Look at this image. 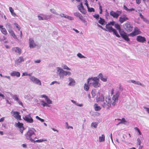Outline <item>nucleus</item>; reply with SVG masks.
Returning a JSON list of instances; mask_svg holds the SVG:
<instances>
[{"label":"nucleus","instance_id":"nucleus-1","mask_svg":"<svg viewBox=\"0 0 149 149\" xmlns=\"http://www.w3.org/2000/svg\"><path fill=\"white\" fill-rule=\"evenodd\" d=\"M97 101L99 104L107 109H109L112 104L111 99L109 96L106 97L104 100V96L102 95L97 99Z\"/></svg>","mask_w":149,"mask_h":149},{"label":"nucleus","instance_id":"nucleus-2","mask_svg":"<svg viewBox=\"0 0 149 149\" xmlns=\"http://www.w3.org/2000/svg\"><path fill=\"white\" fill-rule=\"evenodd\" d=\"M99 79L97 77H94L93 78H89L88 79V84L90 82V84H92L93 86L95 88H97L100 86V84L99 82Z\"/></svg>","mask_w":149,"mask_h":149},{"label":"nucleus","instance_id":"nucleus-3","mask_svg":"<svg viewBox=\"0 0 149 149\" xmlns=\"http://www.w3.org/2000/svg\"><path fill=\"white\" fill-rule=\"evenodd\" d=\"M105 27L107 30V31L110 32H113V34L118 38L120 37V36L119 35L117 31L115 29H113L110 25H109V24H106Z\"/></svg>","mask_w":149,"mask_h":149},{"label":"nucleus","instance_id":"nucleus-4","mask_svg":"<svg viewBox=\"0 0 149 149\" xmlns=\"http://www.w3.org/2000/svg\"><path fill=\"white\" fill-rule=\"evenodd\" d=\"M123 27L125 30L127 32H131L133 30V26L130 23L127 22L123 25Z\"/></svg>","mask_w":149,"mask_h":149},{"label":"nucleus","instance_id":"nucleus-5","mask_svg":"<svg viewBox=\"0 0 149 149\" xmlns=\"http://www.w3.org/2000/svg\"><path fill=\"white\" fill-rule=\"evenodd\" d=\"M35 135V134L33 131L31 130H30L26 134L25 136L27 139L30 140L33 142L34 140L32 139V138L33 137V136Z\"/></svg>","mask_w":149,"mask_h":149},{"label":"nucleus","instance_id":"nucleus-6","mask_svg":"<svg viewBox=\"0 0 149 149\" xmlns=\"http://www.w3.org/2000/svg\"><path fill=\"white\" fill-rule=\"evenodd\" d=\"M141 33V32L140 31L139 29L137 27H136L134 28L133 31L128 34V36L131 37H134L140 34Z\"/></svg>","mask_w":149,"mask_h":149},{"label":"nucleus","instance_id":"nucleus-7","mask_svg":"<svg viewBox=\"0 0 149 149\" xmlns=\"http://www.w3.org/2000/svg\"><path fill=\"white\" fill-rule=\"evenodd\" d=\"M122 13L121 11L117 10L116 12H115L113 10H111L110 13V14L113 18L117 19Z\"/></svg>","mask_w":149,"mask_h":149},{"label":"nucleus","instance_id":"nucleus-8","mask_svg":"<svg viewBox=\"0 0 149 149\" xmlns=\"http://www.w3.org/2000/svg\"><path fill=\"white\" fill-rule=\"evenodd\" d=\"M120 34L123 39L125 41L129 42L130 41V39L128 37V34L127 35L126 33L122 31V32H120Z\"/></svg>","mask_w":149,"mask_h":149},{"label":"nucleus","instance_id":"nucleus-9","mask_svg":"<svg viewBox=\"0 0 149 149\" xmlns=\"http://www.w3.org/2000/svg\"><path fill=\"white\" fill-rule=\"evenodd\" d=\"M119 94L118 92L116 93L115 95H113L111 100V104L113 106H114L116 104V102L117 101L119 97Z\"/></svg>","mask_w":149,"mask_h":149},{"label":"nucleus","instance_id":"nucleus-10","mask_svg":"<svg viewBox=\"0 0 149 149\" xmlns=\"http://www.w3.org/2000/svg\"><path fill=\"white\" fill-rule=\"evenodd\" d=\"M23 119L24 120L29 123H32L33 122V119L31 117L30 114L25 116L23 117Z\"/></svg>","mask_w":149,"mask_h":149},{"label":"nucleus","instance_id":"nucleus-11","mask_svg":"<svg viewBox=\"0 0 149 149\" xmlns=\"http://www.w3.org/2000/svg\"><path fill=\"white\" fill-rule=\"evenodd\" d=\"M78 8L80 12L83 14H85L86 13V10L84 8L82 2H81L80 4L78 6Z\"/></svg>","mask_w":149,"mask_h":149},{"label":"nucleus","instance_id":"nucleus-12","mask_svg":"<svg viewBox=\"0 0 149 149\" xmlns=\"http://www.w3.org/2000/svg\"><path fill=\"white\" fill-rule=\"evenodd\" d=\"M128 19L129 18L126 15H123L119 17V21L121 23H122L128 20Z\"/></svg>","mask_w":149,"mask_h":149},{"label":"nucleus","instance_id":"nucleus-13","mask_svg":"<svg viewBox=\"0 0 149 149\" xmlns=\"http://www.w3.org/2000/svg\"><path fill=\"white\" fill-rule=\"evenodd\" d=\"M30 79L32 82L34 83H35L36 84L40 85H41V81L37 78L33 77H30Z\"/></svg>","mask_w":149,"mask_h":149},{"label":"nucleus","instance_id":"nucleus-14","mask_svg":"<svg viewBox=\"0 0 149 149\" xmlns=\"http://www.w3.org/2000/svg\"><path fill=\"white\" fill-rule=\"evenodd\" d=\"M136 40L138 42L141 43H144L146 41V38L145 37L140 35L136 37Z\"/></svg>","mask_w":149,"mask_h":149},{"label":"nucleus","instance_id":"nucleus-15","mask_svg":"<svg viewBox=\"0 0 149 149\" xmlns=\"http://www.w3.org/2000/svg\"><path fill=\"white\" fill-rule=\"evenodd\" d=\"M16 126L19 128L20 132L22 134L23 132V131L25 129L23 127V123L18 122V123H16Z\"/></svg>","mask_w":149,"mask_h":149},{"label":"nucleus","instance_id":"nucleus-16","mask_svg":"<svg viewBox=\"0 0 149 149\" xmlns=\"http://www.w3.org/2000/svg\"><path fill=\"white\" fill-rule=\"evenodd\" d=\"M13 116L17 120H22L21 116L19 115V113L18 111L14 112Z\"/></svg>","mask_w":149,"mask_h":149},{"label":"nucleus","instance_id":"nucleus-17","mask_svg":"<svg viewBox=\"0 0 149 149\" xmlns=\"http://www.w3.org/2000/svg\"><path fill=\"white\" fill-rule=\"evenodd\" d=\"M12 50L13 52L18 54L19 55L21 53V50L18 47H13L12 49Z\"/></svg>","mask_w":149,"mask_h":149},{"label":"nucleus","instance_id":"nucleus-18","mask_svg":"<svg viewBox=\"0 0 149 149\" xmlns=\"http://www.w3.org/2000/svg\"><path fill=\"white\" fill-rule=\"evenodd\" d=\"M58 71L59 72L60 75L64 76L68 74L67 71H65L59 68H58Z\"/></svg>","mask_w":149,"mask_h":149},{"label":"nucleus","instance_id":"nucleus-19","mask_svg":"<svg viewBox=\"0 0 149 149\" xmlns=\"http://www.w3.org/2000/svg\"><path fill=\"white\" fill-rule=\"evenodd\" d=\"M29 46L31 48H33L35 47L36 45L34 43V40L32 38H31L29 39Z\"/></svg>","mask_w":149,"mask_h":149},{"label":"nucleus","instance_id":"nucleus-20","mask_svg":"<svg viewBox=\"0 0 149 149\" xmlns=\"http://www.w3.org/2000/svg\"><path fill=\"white\" fill-rule=\"evenodd\" d=\"M41 97L42 98H44L48 104H52V101L46 95H41Z\"/></svg>","mask_w":149,"mask_h":149},{"label":"nucleus","instance_id":"nucleus-21","mask_svg":"<svg viewBox=\"0 0 149 149\" xmlns=\"http://www.w3.org/2000/svg\"><path fill=\"white\" fill-rule=\"evenodd\" d=\"M10 75L12 76H16L17 77H19L20 76V73L19 72L14 71L10 73Z\"/></svg>","mask_w":149,"mask_h":149},{"label":"nucleus","instance_id":"nucleus-22","mask_svg":"<svg viewBox=\"0 0 149 149\" xmlns=\"http://www.w3.org/2000/svg\"><path fill=\"white\" fill-rule=\"evenodd\" d=\"M74 15L77 17H78L80 19L83 20L84 18L82 15L79 12H76L74 13Z\"/></svg>","mask_w":149,"mask_h":149},{"label":"nucleus","instance_id":"nucleus-23","mask_svg":"<svg viewBox=\"0 0 149 149\" xmlns=\"http://www.w3.org/2000/svg\"><path fill=\"white\" fill-rule=\"evenodd\" d=\"M42 17L40 15H38V19L39 20H44L45 19H48L47 16L46 15H41Z\"/></svg>","mask_w":149,"mask_h":149},{"label":"nucleus","instance_id":"nucleus-24","mask_svg":"<svg viewBox=\"0 0 149 149\" xmlns=\"http://www.w3.org/2000/svg\"><path fill=\"white\" fill-rule=\"evenodd\" d=\"M115 27L118 31L119 33L122 32L123 30H121L120 25L117 23L115 24H114Z\"/></svg>","mask_w":149,"mask_h":149},{"label":"nucleus","instance_id":"nucleus-25","mask_svg":"<svg viewBox=\"0 0 149 149\" xmlns=\"http://www.w3.org/2000/svg\"><path fill=\"white\" fill-rule=\"evenodd\" d=\"M98 22L100 24L102 25H104L106 24V22L105 20L101 17L100 18V19L98 21Z\"/></svg>","mask_w":149,"mask_h":149},{"label":"nucleus","instance_id":"nucleus-26","mask_svg":"<svg viewBox=\"0 0 149 149\" xmlns=\"http://www.w3.org/2000/svg\"><path fill=\"white\" fill-rule=\"evenodd\" d=\"M99 78L102 81L104 82H106L107 81V78L106 77H105L104 78H103V75L101 73H100L99 74Z\"/></svg>","mask_w":149,"mask_h":149},{"label":"nucleus","instance_id":"nucleus-27","mask_svg":"<svg viewBox=\"0 0 149 149\" xmlns=\"http://www.w3.org/2000/svg\"><path fill=\"white\" fill-rule=\"evenodd\" d=\"M69 79L70 81V82L69 83V85L70 86H72L74 85L75 83V81L71 77L69 78Z\"/></svg>","mask_w":149,"mask_h":149},{"label":"nucleus","instance_id":"nucleus-28","mask_svg":"<svg viewBox=\"0 0 149 149\" xmlns=\"http://www.w3.org/2000/svg\"><path fill=\"white\" fill-rule=\"evenodd\" d=\"M24 59L22 57H19L17 60H16V63L18 64V63L24 61Z\"/></svg>","mask_w":149,"mask_h":149},{"label":"nucleus","instance_id":"nucleus-29","mask_svg":"<svg viewBox=\"0 0 149 149\" xmlns=\"http://www.w3.org/2000/svg\"><path fill=\"white\" fill-rule=\"evenodd\" d=\"M9 9L12 15L14 17H15L16 16V15L15 13L14 12V10L13 8L11 7H9Z\"/></svg>","mask_w":149,"mask_h":149},{"label":"nucleus","instance_id":"nucleus-30","mask_svg":"<svg viewBox=\"0 0 149 149\" xmlns=\"http://www.w3.org/2000/svg\"><path fill=\"white\" fill-rule=\"evenodd\" d=\"M8 31L9 32V33L14 38H15L17 39L16 36L15 35V34L14 32L11 29H10L8 30Z\"/></svg>","mask_w":149,"mask_h":149},{"label":"nucleus","instance_id":"nucleus-31","mask_svg":"<svg viewBox=\"0 0 149 149\" xmlns=\"http://www.w3.org/2000/svg\"><path fill=\"white\" fill-rule=\"evenodd\" d=\"M105 137L104 134H102L101 136L99 137V141L100 142L104 141H105Z\"/></svg>","mask_w":149,"mask_h":149},{"label":"nucleus","instance_id":"nucleus-32","mask_svg":"<svg viewBox=\"0 0 149 149\" xmlns=\"http://www.w3.org/2000/svg\"><path fill=\"white\" fill-rule=\"evenodd\" d=\"M95 109L96 111H98L101 109V108L99 106H97V104H95L94 105Z\"/></svg>","mask_w":149,"mask_h":149},{"label":"nucleus","instance_id":"nucleus-33","mask_svg":"<svg viewBox=\"0 0 149 149\" xmlns=\"http://www.w3.org/2000/svg\"><path fill=\"white\" fill-rule=\"evenodd\" d=\"M87 83H88V82ZM88 84H88V83H87V84L85 83L84 85V89L86 91H88L89 88V87L88 85Z\"/></svg>","mask_w":149,"mask_h":149},{"label":"nucleus","instance_id":"nucleus-34","mask_svg":"<svg viewBox=\"0 0 149 149\" xmlns=\"http://www.w3.org/2000/svg\"><path fill=\"white\" fill-rule=\"evenodd\" d=\"M1 31L2 33L3 34L6 35L7 34V32L6 29L4 28L2 29L1 30Z\"/></svg>","mask_w":149,"mask_h":149},{"label":"nucleus","instance_id":"nucleus-35","mask_svg":"<svg viewBox=\"0 0 149 149\" xmlns=\"http://www.w3.org/2000/svg\"><path fill=\"white\" fill-rule=\"evenodd\" d=\"M47 141V140L46 139H40L37 140L35 141L37 142L41 143L43 141Z\"/></svg>","mask_w":149,"mask_h":149},{"label":"nucleus","instance_id":"nucleus-36","mask_svg":"<svg viewBox=\"0 0 149 149\" xmlns=\"http://www.w3.org/2000/svg\"><path fill=\"white\" fill-rule=\"evenodd\" d=\"M97 123L95 122H93L91 124V126L95 128L97 127Z\"/></svg>","mask_w":149,"mask_h":149},{"label":"nucleus","instance_id":"nucleus-37","mask_svg":"<svg viewBox=\"0 0 149 149\" xmlns=\"http://www.w3.org/2000/svg\"><path fill=\"white\" fill-rule=\"evenodd\" d=\"M88 11L89 12H94L95 10L94 8H90L89 7L87 8Z\"/></svg>","mask_w":149,"mask_h":149},{"label":"nucleus","instance_id":"nucleus-38","mask_svg":"<svg viewBox=\"0 0 149 149\" xmlns=\"http://www.w3.org/2000/svg\"><path fill=\"white\" fill-rule=\"evenodd\" d=\"M42 102V105L43 107L45 106H48L49 107V106L47 104V103L45 102L44 101H41Z\"/></svg>","mask_w":149,"mask_h":149},{"label":"nucleus","instance_id":"nucleus-39","mask_svg":"<svg viewBox=\"0 0 149 149\" xmlns=\"http://www.w3.org/2000/svg\"><path fill=\"white\" fill-rule=\"evenodd\" d=\"M13 98L15 100L17 101H18L19 100L18 96L16 95H14L13 96Z\"/></svg>","mask_w":149,"mask_h":149},{"label":"nucleus","instance_id":"nucleus-40","mask_svg":"<svg viewBox=\"0 0 149 149\" xmlns=\"http://www.w3.org/2000/svg\"><path fill=\"white\" fill-rule=\"evenodd\" d=\"M77 56L80 58H85V57L83 56L81 53H79L77 54Z\"/></svg>","mask_w":149,"mask_h":149},{"label":"nucleus","instance_id":"nucleus-41","mask_svg":"<svg viewBox=\"0 0 149 149\" xmlns=\"http://www.w3.org/2000/svg\"><path fill=\"white\" fill-rule=\"evenodd\" d=\"M94 17L96 18V19H98L99 18V15L98 14H95L93 15Z\"/></svg>","mask_w":149,"mask_h":149},{"label":"nucleus","instance_id":"nucleus-42","mask_svg":"<svg viewBox=\"0 0 149 149\" xmlns=\"http://www.w3.org/2000/svg\"><path fill=\"white\" fill-rule=\"evenodd\" d=\"M36 117L37 119L40 120L42 122H43L44 121V120L43 119H41V118L39 117L38 116H36Z\"/></svg>","mask_w":149,"mask_h":149},{"label":"nucleus","instance_id":"nucleus-43","mask_svg":"<svg viewBox=\"0 0 149 149\" xmlns=\"http://www.w3.org/2000/svg\"><path fill=\"white\" fill-rule=\"evenodd\" d=\"M107 24H109V25H112V26H114V24H115V22L113 21L112 22H109Z\"/></svg>","mask_w":149,"mask_h":149},{"label":"nucleus","instance_id":"nucleus-44","mask_svg":"<svg viewBox=\"0 0 149 149\" xmlns=\"http://www.w3.org/2000/svg\"><path fill=\"white\" fill-rule=\"evenodd\" d=\"M62 67L64 69H67V70H70V69L69 68H68V66L67 65H63Z\"/></svg>","mask_w":149,"mask_h":149},{"label":"nucleus","instance_id":"nucleus-45","mask_svg":"<svg viewBox=\"0 0 149 149\" xmlns=\"http://www.w3.org/2000/svg\"><path fill=\"white\" fill-rule=\"evenodd\" d=\"M99 9L100 10L99 13L100 14H102V6L100 5V3H99Z\"/></svg>","mask_w":149,"mask_h":149},{"label":"nucleus","instance_id":"nucleus-46","mask_svg":"<svg viewBox=\"0 0 149 149\" xmlns=\"http://www.w3.org/2000/svg\"><path fill=\"white\" fill-rule=\"evenodd\" d=\"M137 131V132H138L139 134V135H141V133L140 130L137 127H135L134 128Z\"/></svg>","mask_w":149,"mask_h":149},{"label":"nucleus","instance_id":"nucleus-47","mask_svg":"<svg viewBox=\"0 0 149 149\" xmlns=\"http://www.w3.org/2000/svg\"><path fill=\"white\" fill-rule=\"evenodd\" d=\"M15 24L16 26V28L19 31L20 29V27L19 25L17 23H15Z\"/></svg>","mask_w":149,"mask_h":149},{"label":"nucleus","instance_id":"nucleus-48","mask_svg":"<svg viewBox=\"0 0 149 149\" xmlns=\"http://www.w3.org/2000/svg\"><path fill=\"white\" fill-rule=\"evenodd\" d=\"M84 4L86 6L87 8L89 7L88 5V1L87 0H84Z\"/></svg>","mask_w":149,"mask_h":149},{"label":"nucleus","instance_id":"nucleus-49","mask_svg":"<svg viewBox=\"0 0 149 149\" xmlns=\"http://www.w3.org/2000/svg\"><path fill=\"white\" fill-rule=\"evenodd\" d=\"M123 7H124V9L125 10L127 11H129V10H130V9H128L127 8V7L126 6H125V5L123 6Z\"/></svg>","mask_w":149,"mask_h":149},{"label":"nucleus","instance_id":"nucleus-50","mask_svg":"<svg viewBox=\"0 0 149 149\" xmlns=\"http://www.w3.org/2000/svg\"><path fill=\"white\" fill-rule=\"evenodd\" d=\"M131 82H132V83H133L135 84H139V82H137L136 81H134V80H132L131 81Z\"/></svg>","mask_w":149,"mask_h":149},{"label":"nucleus","instance_id":"nucleus-51","mask_svg":"<svg viewBox=\"0 0 149 149\" xmlns=\"http://www.w3.org/2000/svg\"><path fill=\"white\" fill-rule=\"evenodd\" d=\"M137 143L139 144V145H140L141 143V141H140V140L139 139H137Z\"/></svg>","mask_w":149,"mask_h":149},{"label":"nucleus","instance_id":"nucleus-52","mask_svg":"<svg viewBox=\"0 0 149 149\" xmlns=\"http://www.w3.org/2000/svg\"><path fill=\"white\" fill-rule=\"evenodd\" d=\"M143 108L146 109V111L149 113V108L145 107H144Z\"/></svg>","mask_w":149,"mask_h":149},{"label":"nucleus","instance_id":"nucleus-53","mask_svg":"<svg viewBox=\"0 0 149 149\" xmlns=\"http://www.w3.org/2000/svg\"><path fill=\"white\" fill-rule=\"evenodd\" d=\"M30 76V74H28L27 73H23L22 74V76Z\"/></svg>","mask_w":149,"mask_h":149},{"label":"nucleus","instance_id":"nucleus-54","mask_svg":"<svg viewBox=\"0 0 149 149\" xmlns=\"http://www.w3.org/2000/svg\"><path fill=\"white\" fill-rule=\"evenodd\" d=\"M17 102H18V103L19 104V105H21L22 107L23 106V104H22V102L21 101H19V100Z\"/></svg>","mask_w":149,"mask_h":149},{"label":"nucleus","instance_id":"nucleus-55","mask_svg":"<svg viewBox=\"0 0 149 149\" xmlns=\"http://www.w3.org/2000/svg\"><path fill=\"white\" fill-rule=\"evenodd\" d=\"M136 1V2L137 3L139 4L141 2V0H135ZM143 1H144L145 0H143Z\"/></svg>","mask_w":149,"mask_h":149},{"label":"nucleus","instance_id":"nucleus-56","mask_svg":"<svg viewBox=\"0 0 149 149\" xmlns=\"http://www.w3.org/2000/svg\"><path fill=\"white\" fill-rule=\"evenodd\" d=\"M40 61H41L39 59L35 61L34 62L35 63H39L40 62Z\"/></svg>","mask_w":149,"mask_h":149},{"label":"nucleus","instance_id":"nucleus-57","mask_svg":"<svg viewBox=\"0 0 149 149\" xmlns=\"http://www.w3.org/2000/svg\"><path fill=\"white\" fill-rule=\"evenodd\" d=\"M98 27H99L100 28H101L103 30H105V31L106 30V29L103 28V27L102 26H100V25H98Z\"/></svg>","mask_w":149,"mask_h":149},{"label":"nucleus","instance_id":"nucleus-58","mask_svg":"<svg viewBox=\"0 0 149 149\" xmlns=\"http://www.w3.org/2000/svg\"><path fill=\"white\" fill-rule=\"evenodd\" d=\"M126 122L125 119L124 118H122L120 123H124Z\"/></svg>","mask_w":149,"mask_h":149},{"label":"nucleus","instance_id":"nucleus-59","mask_svg":"<svg viewBox=\"0 0 149 149\" xmlns=\"http://www.w3.org/2000/svg\"><path fill=\"white\" fill-rule=\"evenodd\" d=\"M4 118H5L4 117H3L2 118H1L0 120V122H3L4 120Z\"/></svg>","mask_w":149,"mask_h":149},{"label":"nucleus","instance_id":"nucleus-60","mask_svg":"<svg viewBox=\"0 0 149 149\" xmlns=\"http://www.w3.org/2000/svg\"><path fill=\"white\" fill-rule=\"evenodd\" d=\"M66 18H68L69 19H70L71 20L73 19V17H69V16H67Z\"/></svg>","mask_w":149,"mask_h":149},{"label":"nucleus","instance_id":"nucleus-61","mask_svg":"<svg viewBox=\"0 0 149 149\" xmlns=\"http://www.w3.org/2000/svg\"><path fill=\"white\" fill-rule=\"evenodd\" d=\"M114 90L113 89H112V90L111 91V95H112L113 94V93H114Z\"/></svg>","mask_w":149,"mask_h":149},{"label":"nucleus","instance_id":"nucleus-62","mask_svg":"<svg viewBox=\"0 0 149 149\" xmlns=\"http://www.w3.org/2000/svg\"><path fill=\"white\" fill-rule=\"evenodd\" d=\"M4 77L6 78L9 79H10V77L9 76H4Z\"/></svg>","mask_w":149,"mask_h":149},{"label":"nucleus","instance_id":"nucleus-63","mask_svg":"<svg viewBox=\"0 0 149 149\" xmlns=\"http://www.w3.org/2000/svg\"><path fill=\"white\" fill-rule=\"evenodd\" d=\"M57 83V82L56 81H54L52 82L51 83V85H52V84H54V83Z\"/></svg>","mask_w":149,"mask_h":149},{"label":"nucleus","instance_id":"nucleus-64","mask_svg":"<svg viewBox=\"0 0 149 149\" xmlns=\"http://www.w3.org/2000/svg\"><path fill=\"white\" fill-rule=\"evenodd\" d=\"M52 129L54 131H56L58 132V131L57 130L55 129H54V128H52Z\"/></svg>","mask_w":149,"mask_h":149}]
</instances>
